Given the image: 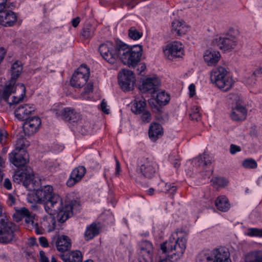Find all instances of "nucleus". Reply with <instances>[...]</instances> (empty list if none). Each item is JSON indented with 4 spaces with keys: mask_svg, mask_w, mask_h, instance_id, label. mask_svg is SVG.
<instances>
[{
    "mask_svg": "<svg viewBox=\"0 0 262 262\" xmlns=\"http://www.w3.org/2000/svg\"><path fill=\"white\" fill-rule=\"evenodd\" d=\"M79 208V202L72 200V203H66L64 206L59 207L58 210L52 212L46 211L48 214L43 217L41 225L46 230L52 232L56 227V219L54 216L55 214H57V219L59 222L64 223L73 215L74 212H78Z\"/></svg>",
    "mask_w": 262,
    "mask_h": 262,
    "instance_id": "obj_1",
    "label": "nucleus"
},
{
    "mask_svg": "<svg viewBox=\"0 0 262 262\" xmlns=\"http://www.w3.org/2000/svg\"><path fill=\"white\" fill-rule=\"evenodd\" d=\"M53 187L50 185L36 190L35 196L37 202L43 203L46 211L52 212L59 210V207L64 206L66 203H72L71 201H63L58 194L53 193Z\"/></svg>",
    "mask_w": 262,
    "mask_h": 262,
    "instance_id": "obj_2",
    "label": "nucleus"
},
{
    "mask_svg": "<svg viewBox=\"0 0 262 262\" xmlns=\"http://www.w3.org/2000/svg\"><path fill=\"white\" fill-rule=\"evenodd\" d=\"M120 58L124 64L129 67L135 68L140 62L142 51L140 45L129 47L123 42H121L118 48Z\"/></svg>",
    "mask_w": 262,
    "mask_h": 262,
    "instance_id": "obj_3",
    "label": "nucleus"
},
{
    "mask_svg": "<svg viewBox=\"0 0 262 262\" xmlns=\"http://www.w3.org/2000/svg\"><path fill=\"white\" fill-rule=\"evenodd\" d=\"M196 262H231L230 253L224 248L205 250L196 257Z\"/></svg>",
    "mask_w": 262,
    "mask_h": 262,
    "instance_id": "obj_4",
    "label": "nucleus"
},
{
    "mask_svg": "<svg viewBox=\"0 0 262 262\" xmlns=\"http://www.w3.org/2000/svg\"><path fill=\"white\" fill-rule=\"evenodd\" d=\"M186 236V235L179 237L177 239L173 237H170L168 241L161 245V249L163 253L165 254L171 253L170 258H173L174 256L175 259L180 258L186 249L187 243Z\"/></svg>",
    "mask_w": 262,
    "mask_h": 262,
    "instance_id": "obj_5",
    "label": "nucleus"
},
{
    "mask_svg": "<svg viewBox=\"0 0 262 262\" xmlns=\"http://www.w3.org/2000/svg\"><path fill=\"white\" fill-rule=\"evenodd\" d=\"M211 81L215 83L220 89L227 91L233 86V79L227 75V71L223 67H217L213 69L210 73Z\"/></svg>",
    "mask_w": 262,
    "mask_h": 262,
    "instance_id": "obj_6",
    "label": "nucleus"
},
{
    "mask_svg": "<svg viewBox=\"0 0 262 262\" xmlns=\"http://www.w3.org/2000/svg\"><path fill=\"white\" fill-rule=\"evenodd\" d=\"M158 170V164L151 159L141 157L137 161V171L144 178L151 179Z\"/></svg>",
    "mask_w": 262,
    "mask_h": 262,
    "instance_id": "obj_7",
    "label": "nucleus"
},
{
    "mask_svg": "<svg viewBox=\"0 0 262 262\" xmlns=\"http://www.w3.org/2000/svg\"><path fill=\"white\" fill-rule=\"evenodd\" d=\"M121 42L114 45L110 41L102 43L99 46V51L102 57L111 64L115 63L120 57L118 48Z\"/></svg>",
    "mask_w": 262,
    "mask_h": 262,
    "instance_id": "obj_8",
    "label": "nucleus"
},
{
    "mask_svg": "<svg viewBox=\"0 0 262 262\" xmlns=\"http://www.w3.org/2000/svg\"><path fill=\"white\" fill-rule=\"evenodd\" d=\"M13 5L7 0H0V24L4 26H12L17 20L16 14L9 10Z\"/></svg>",
    "mask_w": 262,
    "mask_h": 262,
    "instance_id": "obj_9",
    "label": "nucleus"
},
{
    "mask_svg": "<svg viewBox=\"0 0 262 262\" xmlns=\"http://www.w3.org/2000/svg\"><path fill=\"white\" fill-rule=\"evenodd\" d=\"M15 225L6 217L0 220V243L7 244L14 238Z\"/></svg>",
    "mask_w": 262,
    "mask_h": 262,
    "instance_id": "obj_10",
    "label": "nucleus"
},
{
    "mask_svg": "<svg viewBox=\"0 0 262 262\" xmlns=\"http://www.w3.org/2000/svg\"><path fill=\"white\" fill-rule=\"evenodd\" d=\"M90 75V69L85 64H82L73 74L70 80L73 87L80 88L85 85Z\"/></svg>",
    "mask_w": 262,
    "mask_h": 262,
    "instance_id": "obj_11",
    "label": "nucleus"
},
{
    "mask_svg": "<svg viewBox=\"0 0 262 262\" xmlns=\"http://www.w3.org/2000/svg\"><path fill=\"white\" fill-rule=\"evenodd\" d=\"M56 115L69 123H77L81 119V115L71 107H65L61 111H57Z\"/></svg>",
    "mask_w": 262,
    "mask_h": 262,
    "instance_id": "obj_12",
    "label": "nucleus"
},
{
    "mask_svg": "<svg viewBox=\"0 0 262 262\" xmlns=\"http://www.w3.org/2000/svg\"><path fill=\"white\" fill-rule=\"evenodd\" d=\"M9 160L16 167L24 166L29 162L28 155L25 150L19 152L14 149L9 154Z\"/></svg>",
    "mask_w": 262,
    "mask_h": 262,
    "instance_id": "obj_13",
    "label": "nucleus"
},
{
    "mask_svg": "<svg viewBox=\"0 0 262 262\" xmlns=\"http://www.w3.org/2000/svg\"><path fill=\"white\" fill-rule=\"evenodd\" d=\"M51 244L55 247L60 252L69 250L72 246V242L69 236L64 235H58L53 237Z\"/></svg>",
    "mask_w": 262,
    "mask_h": 262,
    "instance_id": "obj_14",
    "label": "nucleus"
},
{
    "mask_svg": "<svg viewBox=\"0 0 262 262\" xmlns=\"http://www.w3.org/2000/svg\"><path fill=\"white\" fill-rule=\"evenodd\" d=\"M215 43L221 50L230 51L236 47L237 40L235 36L227 34L224 36L216 38L215 39Z\"/></svg>",
    "mask_w": 262,
    "mask_h": 262,
    "instance_id": "obj_15",
    "label": "nucleus"
},
{
    "mask_svg": "<svg viewBox=\"0 0 262 262\" xmlns=\"http://www.w3.org/2000/svg\"><path fill=\"white\" fill-rule=\"evenodd\" d=\"M165 55L169 59L172 60L174 57H181L184 54L183 45L176 41L166 46L164 50Z\"/></svg>",
    "mask_w": 262,
    "mask_h": 262,
    "instance_id": "obj_16",
    "label": "nucleus"
},
{
    "mask_svg": "<svg viewBox=\"0 0 262 262\" xmlns=\"http://www.w3.org/2000/svg\"><path fill=\"white\" fill-rule=\"evenodd\" d=\"M26 120L23 125L25 134L27 136L34 135L38 131L41 125L40 119L38 117H33Z\"/></svg>",
    "mask_w": 262,
    "mask_h": 262,
    "instance_id": "obj_17",
    "label": "nucleus"
},
{
    "mask_svg": "<svg viewBox=\"0 0 262 262\" xmlns=\"http://www.w3.org/2000/svg\"><path fill=\"white\" fill-rule=\"evenodd\" d=\"M123 76L119 80L121 89L128 91L133 89L135 82V77L133 72L128 70H122Z\"/></svg>",
    "mask_w": 262,
    "mask_h": 262,
    "instance_id": "obj_18",
    "label": "nucleus"
},
{
    "mask_svg": "<svg viewBox=\"0 0 262 262\" xmlns=\"http://www.w3.org/2000/svg\"><path fill=\"white\" fill-rule=\"evenodd\" d=\"M160 80L157 77L147 78L140 86L139 90L142 93H154L160 85Z\"/></svg>",
    "mask_w": 262,
    "mask_h": 262,
    "instance_id": "obj_19",
    "label": "nucleus"
},
{
    "mask_svg": "<svg viewBox=\"0 0 262 262\" xmlns=\"http://www.w3.org/2000/svg\"><path fill=\"white\" fill-rule=\"evenodd\" d=\"M12 178L14 183H22L24 186L28 187L33 182V175L25 170H17L15 171Z\"/></svg>",
    "mask_w": 262,
    "mask_h": 262,
    "instance_id": "obj_20",
    "label": "nucleus"
},
{
    "mask_svg": "<svg viewBox=\"0 0 262 262\" xmlns=\"http://www.w3.org/2000/svg\"><path fill=\"white\" fill-rule=\"evenodd\" d=\"M85 172L86 169L84 166H79L76 167L71 172L70 177L67 182V185L69 187L73 186L81 180Z\"/></svg>",
    "mask_w": 262,
    "mask_h": 262,
    "instance_id": "obj_21",
    "label": "nucleus"
},
{
    "mask_svg": "<svg viewBox=\"0 0 262 262\" xmlns=\"http://www.w3.org/2000/svg\"><path fill=\"white\" fill-rule=\"evenodd\" d=\"M35 110L33 104H24L19 105L15 111V116L19 120H25L28 119V116Z\"/></svg>",
    "mask_w": 262,
    "mask_h": 262,
    "instance_id": "obj_22",
    "label": "nucleus"
},
{
    "mask_svg": "<svg viewBox=\"0 0 262 262\" xmlns=\"http://www.w3.org/2000/svg\"><path fill=\"white\" fill-rule=\"evenodd\" d=\"M246 108L239 103H236L232 107L230 113V117L233 121H238L244 120L247 116Z\"/></svg>",
    "mask_w": 262,
    "mask_h": 262,
    "instance_id": "obj_23",
    "label": "nucleus"
},
{
    "mask_svg": "<svg viewBox=\"0 0 262 262\" xmlns=\"http://www.w3.org/2000/svg\"><path fill=\"white\" fill-rule=\"evenodd\" d=\"M220 57V52L212 49L206 50L204 54V60L209 66H213L216 64Z\"/></svg>",
    "mask_w": 262,
    "mask_h": 262,
    "instance_id": "obj_24",
    "label": "nucleus"
},
{
    "mask_svg": "<svg viewBox=\"0 0 262 262\" xmlns=\"http://www.w3.org/2000/svg\"><path fill=\"white\" fill-rule=\"evenodd\" d=\"M189 30V27L184 21L175 20L172 23V31L178 36L185 34Z\"/></svg>",
    "mask_w": 262,
    "mask_h": 262,
    "instance_id": "obj_25",
    "label": "nucleus"
},
{
    "mask_svg": "<svg viewBox=\"0 0 262 262\" xmlns=\"http://www.w3.org/2000/svg\"><path fill=\"white\" fill-rule=\"evenodd\" d=\"M60 257L64 262H81L82 260L81 252L79 250L62 254Z\"/></svg>",
    "mask_w": 262,
    "mask_h": 262,
    "instance_id": "obj_26",
    "label": "nucleus"
},
{
    "mask_svg": "<svg viewBox=\"0 0 262 262\" xmlns=\"http://www.w3.org/2000/svg\"><path fill=\"white\" fill-rule=\"evenodd\" d=\"M163 128L162 126L157 123H152L148 132L149 138L153 141L157 140L163 135Z\"/></svg>",
    "mask_w": 262,
    "mask_h": 262,
    "instance_id": "obj_27",
    "label": "nucleus"
},
{
    "mask_svg": "<svg viewBox=\"0 0 262 262\" xmlns=\"http://www.w3.org/2000/svg\"><path fill=\"white\" fill-rule=\"evenodd\" d=\"M146 103L144 98H136L132 103L131 111L135 114L142 113L146 110Z\"/></svg>",
    "mask_w": 262,
    "mask_h": 262,
    "instance_id": "obj_28",
    "label": "nucleus"
},
{
    "mask_svg": "<svg viewBox=\"0 0 262 262\" xmlns=\"http://www.w3.org/2000/svg\"><path fill=\"white\" fill-rule=\"evenodd\" d=\"M217 209L222 212H227L230 208V204L228 199L225 195L218 196L215 201Z\"/></svg>",
    "mask_w": 262,
    "mask_h": 262,
    "instance_id": "obj_29",
    "label": "nucleus"
},
{
    "mask_svg": "<svg viewBox=\"0 0 262 262\" xmlns=\"http://www.w3.org/2000/svg\"><path fill=\"white\" fill-rule=\"evenodd\" d=\"M139 248L141 253L143 256L150 258L153 252V246L151 243L147 241H143L140 243Z\"/></svg>",
    "mask_w": 262,
    "mask_h": 262,
    "instance_id": "obj_30",
    "label": "nucleus"
},
{
    "mask_svg": "<svg viewBox=\"0 0 262 262\" xmlns=\"http://www.w3.org/2000/svg\"><path fill=\"white\" fill-rule=\"evenodd\" d=\"M15 82L10 80V82L8 84H6L4 88L2 94V99H3L6 102H8L9 100V97L12 93H14L15 91V88L14 86Z\"/></svg>",
    "mask_w": 262,
    "mask_h": 262,
    "instance_id": "obj_31",
    "label": "nucleus"
},
{
    "mask_svg": "<svg viewBox=\"0 0 262 262\" xmlns=\"http://www.w3.org/2000/svg\"><path fill=\"white\" fill-rule=\"evenodd\" d=\"M23 70V64L20 61H15L11 66V78L10 80L16 82Z\"/></svg>",
    "mask_w": 262,
    "mask_h": 262,
    "instance_id": "obj_32",
    "label": "nucleus"
},
{
    "mask_svg": "<svg viewBox=\"0 0 262 262\" xmlns=\"http://www.w3.org/2000/svg\"><path fill=\"white\" fill-rule=\"evenodd\" d=\"M99 233V228L95 223H92L86 228L84 233V237L86 240L89 241L93 239Z\"/></svg>",
    "mask_w": 262,
    "mask_h": 262,
    "instance_id": "obj_33",
    "label": "nucleus"
},
{
    "mask_svg": "<svg viewBox=\"0 0 262 262\" xmlns=\"http://www.w3.org/2000/svg\"><path fill=\"white\" fill-rule=\"evenodd\" d=\"M169 100V95L168 94L165 93V92H160L157 95L156 101L160 107H161L162 105L167 104Z\"/></svg>",
    "mask_w": 262,
    "mask_h": 262,
    "instance_id": "obj_34",
    "label": "nucleus"
},
{
    "mask_svg": "<svg viewBox=\"0 0 262 262\" xmlns=\"http://www.w3.org/2000/svg\"><path fill=\"white\" fill-rule=\"evenodd\" d=\"M95 30L94 27L88 25L83 28L81 35L84 39H90L94 35Z\"/></svg>",
    "mask_w": 262,
    "mask_h": 262,
    "instance_id": "obj_35",
    "label": "nucleus"
},
{
    "mask_svg": "<svg viewBox=\"0 0 262 262\" xmlns=\"http://www.w3.org/2000/svg\"><path fill=\"white\" fill-rule=\"evenodd\" d=\"M154 109L156 113V118L160 122L164 123L168 120V115L162 111L161 107L155 106Z\"/></svg>",
    "mask_w": 262,
    "mask_h": 262,
    "instance_id": "obj_36",
    "label": "nucleus"
},
{
    "mask_svg": "<svg viewBox=\"0 0 262 262\" xmlns=\"http://www.w3.org/2000/svg\"><path fill=\"white\" fill-rule=\"evenodd\" d=\"M30 145V142L24 137L18 138L16 141L15 148L17 151L20 152L25 150Z\"/></svg>",
    "mask_w": 262,
    "mask_h": 262,
    "instance_id": "obj_37",
    "label": "nucleus"
},
{
    "mask_svg": "<svg viewBox=\"0 0 262 262\" xmlns=\"http://www.w3.org/2000/svg\"><path fill=\"white\" fill-rule=\"evenodd\" d=\"M19 86L21 90V95L19 97H16L14 96L12 97L11 100H9L8 102H7V103L10 105H12L14 104L19 103L20 101L23 100L24 97L25 96L26 88L25 85L23 84H20V85H19Z\"/></svg>",
    "mask_w": 262,
    "mask_h": 262,
    "instance_id": "obj_38",
    "label": "nucleus"
},
{
    "mask_svg": "<svg viewBox=\"0 0 262 262\" xmlns=\"http://www.w3.org/2000/svg\"><path fill=\"white\" fill-rule=\"evenodd\" d=\"M30 213L31 212L27 208L22 207L16 210V212L13 215V217L15 218L16 221L18 222L21 221L23 218L26 217L27 215H29Z\"/></svg>",
    "mask_w": 262,
    "mask_h": 262,
    "instance_id": "obj_39",
    "label": "nucleus"
},
{
    "mask_svg": "<svg viewBox=\"0 0 262 262\" xmlns=\"http://www.w3.org/2000/svg\"><path fill=\"white\" fill-rule=\"evenodd\" d=\"M212 185L215 188L224 187L228 185V181L222 177H215L211 180Z\"/></svg>",
    "mask_w": 262,
    "mask_h": 262,
    "instance_id": "obj_40",
    "label": "nucleus"
},
{
    "mask_svg": "<svg viewBox=\"0 0 262 262\" xmlns=\"http://www.w3.org/2000/svg\"><path fill=\"white\" fill-rule=\"evenodd\" d=\"M242 166L247 169H255L257 167L256 161L252 158H248L242 162Z\"/></svg>",
    "mask_w": 262,
    "mask_h": 262,
    "instance_id": "obj_41",
    "label": "nucleus"
},
{
    "mask_svg": "<svg viewBox=\"0 0 262 262\" xmlns=\"http://www.w3.org/2000/svg\"><path fill=\"white\" fill-rule=\"evenodd\" d=\"M248 255L253 262H262V250L252 251Z\"/></svg>",
    "mask_w": 262,
    "mask_h": 262,
    "instance_id": "obj_42",
    "label": "nucleus"
},
{
    "mask_svg": "<svg viewBox=\"0 0 262 262\" xmlns=\"http://www.w3.org/2000/svg\"><path fill=\"white\" fill-rule=\"evenodd\" d=\"M142 33L138 31L135 28L132 27L128 30V36L134 40H138L142 36Z\"/></svg>",
    "mask_w": 262,
    "mask_h": 262,
    "instance_id": "obj_43",
    "label": "nucleus"
},
{
    "mask_svg": "<svg viewBox=\"0 0 262 262\" xmlns=\"http://www.w3.org/2000/svg\"><path fill=\"white\" fill-rule=\"evenodd\" d=\"M138 115H140L141 121L144 123H148L151 120V114L146 109Z\"/></svg>",
    "mask_w": 262,
    "mask_h": 262,
    "instance_id": "obj_44",
    "label": "nucleus"
},
{
    "mask_svg": "<svg viewBox=\"0 0 262 262\" xmlns=\"http://www.w3.org/2000/svg\"><path fill=\"white\" fill-rule=\"evenodd\" d=\"M248 235L251 236H256L262 237V229L250 228L249 229Z\"/></svg>",
    "mask_w": 262,
    "mask_h": 262,
    "instance_id": "obj_45",
    "label": "nucleus"
},
{
    "mask_svg": "<svg viewBox=\"0 0 262 262\" xmlns=\"http://www.w3.org/2000/svg\"><path fill=\"white\" fill-rule=\"evenodd\" d=\"M35 215L32 213H30L29 215H27L25 217V221L28 224L31 225L32 227L36 223L34 221Z\"/></svg>",
    "mask_w": 262,
    "mask_h": 262,
    "instance_id": "obj_46",
    "label": "nucleus"
},
{
    "mask_svg": "<svg viewBox=\"0 0 262 262\" xmlns=\"http://www.w3.org/2000/svg\"><path fill=\"white\" fill-rule=\"evenodd\" d=\"M33 227L35 229L36 233L37 234H42L46 230L45 229L42 227V226L41 225V226L39 227L37 223H36Z\"/></svg>",
    "mask_w": 262,
    "mask_h": 262,
    "instance_id": "obj_47",
    "label": "nucleus"
},
{
    "mask_svg": "<svg viewBox=\"0 0 262 262\" xmlns=\"http://www.w3.org/2000/svg\"><path fill=\"white\" fill-rule=\"evenodd\" d=\"M240 151H241V148L240 146L234 144H231L230 145V152L231 154H235L237 152H239Z\"/></svg>",
    "mask_w": 262,
    "mask_h": 262,
    "instance_id": "obj_48",
    "label": "nucleus"
},
{
    "mask_svg": "<svg viewBox=\"0 0 262 262\" xmlns=\"http://www.w3.org/2000/svg\"><path fill=\"white\" fill-rule=\"evenodd\" d=\"M3 186L6 189L11 190L12 189V183L10 180L8 178L5 179Z\"/></svg>",
    "mask_w": 262,
    "mask_h": 262,
    "instance_id": "obj_49",
    "label": "nucleus"
},
{
    "mask_svg": "<svg viewBox=\"0 0 262 262\" xmlns=\"http://www.w3.org/2000/svg\"><path fill=\"white\" fill-rule=\"evenodd\" d=\"M39 242L40 245L43 247H48L49 246V243L47 239L43 236L40 237L39 238Z\"/></svg>",
    "mask_w": 262,
    "mask_h": 262,
    "instance_id": "obj_50",
    "label": "nucleus"
},
{
    "mask_svg": "<svg viewBox=\"0 0 262 262\" xmlns=\"http://www.w3.org/2000/svg\"><path fill=\"white\" fill-rule=\"evenodd\" d=\"M100 106H101V110L103 112L105 113L106 114H108L110 113L109 110L106 108L107 103L104 99H103L102 101Z\"/></svg>",
    "mask_w": 262,
    "mask_h": 262,
    "instance_id": "obj_51",
    "label": "nucleus"
},
{
    "mask_svg": "<svg viewBox=\"0 0 262 262\" xmlns=\"http://www.w3.org/2000/svg\"><path fill=\"white\" fill-rule=\"evenodd\" d=\"M203 159H204V162H203V165L204 166H207L211 164V160L210 159V158L208 155L204 154H203Z\"/></svg>",
    "mask_w": 262,
    "mask_h": 262,
    "instance_id": "obj_52",
    "label": "nucleus"
},
{
    "mask_svg": "<svg viewBox=\"0 0 262 262\" xmlns=\"http://www.w3.org/2000/svg\"><path fill=\"white\" fill-rule=\"evenodd\" d=\"M6 132L4 130H1L0 132V143L2 144L6 143Z\"/></svg>",
    "mask_w": 262,
    "mask_h": 262,
    "instance_id": "obj_53",
    "label": "nucleus"
},
{
    "mask_svg": "<svg viewBox=\"0 0 262 262\" xmlns=\"http://www.w3.org/2000/svg\"><path fill=\"white\" fill-rule=\"evenodd\" d=\"M6 53L5 49L3 47L0 48V64L3 61Z\"/></svg>",
    "mask_w": 262,
    "mask_h": 262,
    "instance_id": "obj_54",
    "label": "nucleus"
},
{
    "mask_svg": "<svg viewBox=\"0 0 262 262\" xmlns=\"http://www.w3.org/2000/svg\"><path fill=\"white\" fill-rule=\"evenodd\" d=\"M171 189H173V191L177 190V187L176 186L171 185V184H165L166 192H170Z\"/></svg>",
    "mask_w": 262,
    "mask_h": 262,
    "instance_id": "obj_55",
    "label": "nucleus"
},
{
    "mask_svg": "<svg viewBox=\"0 0 262 262\" xmlns=\"http://www.w3.org/2000/svg\"><path fill=\"white\" fill-rule=\"evenodd\" d=\"M190 117L192 120L198 121L201 118V114L200 113L190 114Z\"/></svg>",
    "mask_w": 262,
    "mask_h": 262,
    "instance_id": "obj_56",
    "label": "nucleus"
},
{
    "mask_svg": "<svg viewBox=\"0 0 262 262\" xmlns=\"http://www.w3.org/2000/svg\"><path fill=\"white\" fill-rule=\"evenodd\" d=\"M196 160H197V163L196 164L199 166H204L203 165V155H200L199 157L196 158Z\"/></svg>",
    "mask_w": 262,
    "mask_h": 262,
    "instance_id": "obj_57",
    "label": "nucleus"
},
{
    "mask_svg": "<svg viewBox=\"0 0 262 262\" xmlns=\"http://www.w3.org/2000/svg\"><path fill=\"white\" fill-rule=\"evenodd\" d=\"M41 262H49L48 258L45 255L43 251L40 252Z\"/></svg>",
    "mask_w": 262,
    "mask_h": 262,
    "instance_id": "obj_58",
    "label": "nucleus"
},
{
    "mask_svg": "<svg viewBox=\"0 0 262 262\" xmlns=\"http://www.w3.org/2000/svg\"><path fill=\"white\" fill-rule=\"evenodd\" d=\"M80 23V18L76 17L72 20V24L74 27H77Z\"/></svg>",
    "mask_w": 262,
    "mask_h": 262,
    "instance_id": "obj_59",
    "label": "nucleus"
},
{
    "mask_svg": "<svg viewBox=\"0 0 262 262\" xmlns=\"http://www.w3.org/2000/svg\"><path fill=\"white\" fill-rule=\"evenodd\" d=\"M189 90L190 92V96L192 97L195 94V85L193 84H191L189 86Z\"/></svg>",
    "mask_w": 262,
    "mask_h": 262,
    "instance_id": "obj_60",
    "label": "nucleus"
},
{
    "mask_svg": "<svg viewBox=\"0 0 262 262\" xmlns=\"http://www.w3.org/2000/svg\"><path fill=\"white\" fill-rule=\"evenodd\" d=\"M116 174H119L120 171V165L118 159H116Z\"/></svg>",
    "mask_w": 262,
    "mask_h": 262,
    "instance_id": "obj_61",
    "label": "nucleus"
},
{
    "mask_svg": "<svg viewBox=\"0 0 262 262\" xmlns=\"http://www.w3.org/2000/svg\"><path fill=\"white\" fill-rule=\"evenodd\" d=\"M124 4L128 7H130L131 8H134L136 4H134L133 2L128 1V0H124Z\"/></svg>",
    "mask_w": 262,
    "mask_h": 262,
    "instance_id": "obj_62",
    "label": "nucleus"
},
{
    "mask_svg": "<svg viewBox=\"0 0 262 262\" xmlns=\"http://www.w3.org/2000/svg\"><path fill=\"white\" fill-rule=\"evenodd\" d=\"M5 166V160L3 158V157L0 156V171L1 170V168H4Z\"/></svg>",
    "mask_w": 262,
    "mask_h": 262,
    "instance_id": "obj_63",
    "label": "nucleus"
},
{
    "mask_svg": "<svg viewBox=\"0 0 262 262\" xmlns=\"http://www.w3.org/2000/svg\"><path fill=\"white\" fill-rule=\"evenodd\" d=\"M93 84H91V83H89L86 86V90H85V92L86 93H89L93 90Z\"/></svg>",
    "mask_w": 262,
    "mask_h": 262,
    "instance_id": "obj_64",
    "label": "nucleus"
}]
</instances>
